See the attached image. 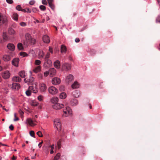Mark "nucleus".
<instances>
[{
  "mask_svg": "<svg viewBox=\"0 0 160 160\" xmlns=\"http://www.w3.org/2000/svg\"><path fill=\"white\" fill-rule=\"evenodd\" d=\"M25 38L27 42L28 43L33 44L35 43V40L31 37L30 34L28 33L26 34L25 35Z\"/></svg>",
  "mask_w": 160,
  "mask_h": 160,
  "instance_id": "1",
  "label": "nucleus"
},
{
  "mask_svg": "<svg viewBox=\"0 0 160 160\" xmlns=\"http://www.w3.org/2000/svg\"><path fill=\"white\" fill-rule=\"evenodd\" d=\"M55 125L58 130L60 131L61 129V123L60 120L58 119H56L54 121Z\"/></svg>",
  "mask_w": 160,
  "mask_h": 160,
  "instance_id": "2",
  "label": "nucleus"
},
{
  "mask_svg": "<svg viewBox=\"0 0 160 160\" xmlns=\"http://www.w3.org/2000/svg\"><path fill=\"white\" fill-rule=\"evenodd\" d=\"M34 78L33 77H30L29 78H27L24 79V81L28 84H33L32 83L34 81Z\"/></svg>",
  "mask_w": 160,
  "mask_h": 160,
  "instance_id": "3",
  "label": "nucleus"
},
{
  "mask_svg": "<svg viewBox=\"0 0 160 160\" xmlns=\"http://www.w3.org/2000/svg\"><path fill=\"white\" fill-rule=\"evenodd\" d=\"M48 91L52 94H55L58 92V89L54 87L51 86L48 88Z\"/></svg>",
  "mask_w": 160,
  "mask_h": 160,
  "instance_id": "4",
  "label": "nucleus"
},
{
  "mask_svg": "<svg viewBox=\"0 0 160 160\" xmlns=\"http://www.w3.org/2000/svg\"><path fill=\"white\" fill-rule=\"evenodd\" d=\"M32 86H29V90L34 93H36L38 91V89L37 87L36 84H32Z\"/></svg>",
  "mask_w": 160,
  "mask_h": 160,
  "instance_id": "5",
  "label": "nucleus"
},
{
  "mask_svg": "<svg viewBox=\"0 0 160 160\" xmlns=\"http://www.w3.org/2000/svg\"><path fill=\"white\" fill-rule=\"evenodd\" d=\"M62 68L63 70L68 71L70 70L71 68V65L68 63H64L62 66Z\"/></svg>",
  "mask_w": 160,
  "mask_h": 160,
  "instance_id": "6",
  "label": "nucleus"
},
{
  "mask_svg": "<svg viewBox=\"0 0 160 160\" xmlns=\"http://www.w3.org/2000/svg\"><path fill=\"white\" fill-rule=\"evenodd\" d=\"M64 105L59 103H56L52 106L53 108L55 109H59L63 108Z\"/></svg>",
  "mask_w": 160,
  "mask_h": 160,
  "instance_id": "7",
  "label": "nucleus"
},
{
  "mask_svg": "<svg viewBox=\"0 0 160 160\" xmlns=\"http://www.w3.org/2000/svg\"><path fill=\"white\" fill-rule=\"evenodd\" d=\"M52 82L53 84L56 85L60 83L61 80L58 78H54L52 80Z\"/></svg>",
  "mask_w": 160,
  "mask_h": 160,
  "instance_id": "8",
  "label": "nucleus"
},
{
  "mask_svg": "<svg viewBox=\"0 0 160 160\" xmlns=\"http://www.w3.org/2000/svg\"><path fill=\"white\" fill-rule=\"evenodd\" d=\"M45 62L44 64V66L46 67H51L52 64L51 61L49 59L44 60Z\"/></svg>",
  "mask_w": 160,
  "mask_h": 160,
  "instance_id": "9",
  "label": "nucleus"
},
{
  "mask_svg": "<svg viewBox=\"0 0 160 160\" xmlns=\"http://www.w3.org/2000/svg\"><path fill=\"white\" fill-rule=\"evenodd\" d=\"M10 76V74L8 71H6L2 74V76L4 78L7 79Z\"/></svg>",
  "mask_w": 160,
  "mask_h": 160,
  "instance_id": "10",
  "label": "nucleus"
},
{
  "mask_svg": "<svg viewBox=\"0 0 160 160\" xmlns=\"http://www.w3.org/2000/svg\"><path fill=\"white\" fill-rule=\"evenodd\" d=\"M50 76L52 77L55 75L56 71V70L53 68H52L49 69L48 70Z\"/></svg>",
  "mask_w": 160,
  "mask_h": 160,
  "instance_id": "11",
  "label": "nucleus"
},
{
  "mask_svg": "<svg viewBox=\"0 0 160 160\" xmlns=\"http://www.w3.org/2000/svg\"><path fill=\"white\" fill-rule=\"evenodd\" d=\"M73 80V76L72 74H69L67 76L66 81L67 83H69Z\"/></svg>",
  "mask_w": 160,
  "mask_h": 160,
  "instance_id": "12",
  "label": "nucleus"
},
{
  "mask_svg": "<svg viewBox=\"0 0 160 160\" xmlns=\"http://www.w3.org/2000/svg\"><path fill=\"white\" fill-rule=\"evenodd\" d=\"M20 87V84L16 83H13L12 84V88L14 89H17L18 90L19 89Z\"/></svg>",
  "mask_w": 160,
  "mask_h": 160,
  "instance_id": "13",
  "label": "nucleus"
},
{
  "mask_svg": "<svg viewBox=\"0 0 160 160\" xmlns=\"http://www.w3.org/2000/svg\"><path fill=\"white\" fill-rule=\"evenodd\" d=\"M19 61V59L18 58H16L14 59L12 61V64L13 65L17 67L18 66V64Z\"/></svg>",
  "mask_w": 160,
  "mask_h": 160,
  "instance_id": "14",
  "label": "nucleus"
},
{
  "mask_svg": "<svg viewBox=\"0 0 160 160\" xmlns=\"http://www.w3.org/2000/svg\"><path fill=\"white\" fill-rule=\"evenodd\" d=\"M47 88L46 85L44 83H42L40 84V90L41 92H44Z\"/></svg>",
  "mask_w": 160,
  "mask_h": 160,
  "instance_id": "15",
  "label": "nucleus"
},
{
  "mask_svg": "<svg viewBox=\"0 0 160 160\" xmlns=\"http://www.w3.org/2000/svg\"><path fill=\"white\" fill-rule=\"evenodd\" d=\"M42 39L43 41L46 43H48L50 42L49 38L47 35H45L43 37Z\"/></svg>",
  "mask_w": 160,
  "mask_h": 160,
  "instance_id": "16",
  "label": "nucleus"
},
{
  "mask_svg": "<svg viewBox=\"0 0 160 160\" xmlns=\"http://www.w3.org/2000/svg\"><path fill=\"white\" fill-rule=\"evenodd\" d=\"M80 94V91L77 90H75L72 92V95L73 97L76 98L78 97Z\"/></svg>",
  "mask_w": 160,
  "mask_h": 160,
  "instance_id": "17",
  "label": "nucleus"
},
{
  "mask_svg": "<svg viewBox=\"0 0 160 160\" xmlns=\"http://www.w3.org/2000/svg\"><path fill=\"white\" fill-rule=\"evenodd\" d=\"M6 20V18L5 17H3L0 13V25L4 23Z\"/></svg>",
  "mask_w": 160,
  "mask_h": 160,
  "instance_id": "18",
  "label": "nucleus"
},
{
  "mask_svg": "<svg viewBox=\"0 0 160 160\" xmlns=\"http://www.w3.org/2000/svg\"><path fill=\"white\" fill-rule=\"evenodd\" d=\"M54 67L57 69H59L60 67V62L58 60H57L54 62Z\"/></svg>",
  "mask_w": 160,
  "mask_h": 160,
  "instance_id": "19",
  "label": "nucleus"
},
{
  "mask_svg": "<svg viewBox=\"0 0 160 160\" xmlns=\"http://www.w3.org/2000/svg\"><path fill=\"white\" fill-rule=\"evenodd\" d=\"M63 112L64 114H66L67 112L69 114H71V109L70 107H69L66 106V109L63 110Z\"/></svg>",
  "mask_w": 160,
  "mask_h": 160,
  "instance_id": "20",
  "label": "nucleus"
},
{
  "mask_svg": "<svg viewBox=\"0 0 160 160\" xmlns=\"http://www.w3.org/2000/svg\"><path fill=\"white\" fill-rule=\"evenodd\" d=\"M79 87V84L78 82L75 81L72 85V88L73 89H76L78 88Z\"/></svg>",
  "mask_w": 160,
  "mask_h": 160,
  "instance_id": "21",
  "label": "nucleus"
},
{
  "mask_svg": "<svg viewBox=\"0 0 160 160\" xmlns=\"http://www.w3.org/2000/svg\"><path fill=\"white\" fill-rule=\"evenodd\" d=\"M78 104V101L76 99H73L71 101V104L72 106L77 105Z\"/></svg>",
  "mask_w": 160,
  "mask_h": 160,
  "instance_id": "22",
  "label": "nucleus"
},
{
  "mask_svg": "<svg viewBox=\"0 0 160 160\" xmlns=\"http://www.w3.org/2000/svg\"><path fill=\"white\" fill-rule=\"evenodd\" d=\"M8 48L11 51H13L15 49V46L12 43L8 44L7 46Z\"/></svg>",
  "mask_w": 160,
  "mask_h": 160,
  "instance_id": "23",
  "label": "nucleus"
},
{
  "mask_svg": "<svg viewBox=\"0 0 160 160\" xmlns=\"http://www.w3.org/2000/svg\"><path fill=\"white\" fill-rule=\"evenodd\" d=\"M12 80L13 82H19L21 81V79L18 76H15L12 78Z\"/></svg>",
  "mask_w": 160,
  "mask_h": 160,
  "instance_id": "24",
  "label": "nucleus"
},
{
  "mask_svg": "<svg viewBox=\"0 0 160 160\" xmlns=\"http://www.w3.org/2000/svg\"><path fill=\"white\" fill-rule=\"evenodd\" d=\"M27 121L29 124L31 126H34L36 125L35 122L31 119L29 118L27 119Z\"/></svg>",
  "mask_w": 160,
  "mask_h": 160,
  "instance_id": "25",
  "label": "nucleus"
},
{
  "mask_svg": "<svg viewBox=\"0 0 160 160\" xmlns=\"http://www.w3.org/2000/svg\"><path fill=\"white\" fill-rule=\"evenodd\" d=\"M11 59L10 56L6 55L3 56V59L4 61L7 62L9 61Z\"/></svg>",
  "mask_w": 160,
  "mask_h": 160,
  "instance_id": "26",
  "label": "nucleus"
},
{
  "mask_svg": "<svg viewBox=\"0 0 160 160\" xmlns=\"http://www.w3.org/2000/svg\"><path fill=\"white\" fill-rule=\"evenodd\" d=\"M61 51L62 53L66 52L67 51V48L66 46L63 45H61Z\"/></svg>",
  "mask_w": 160,
  "mask_h": 160,
  "instance_id": "27",
  "label": "nucleus"
},
{
  "mask_svg": "<svg viewBox=\"0 0 160 160\" xmlns=\"http://www.w3.org/2000/svg\"><path fill=\"white\" fill-rule=\"evenodd\" d=\"M58 99L57 97H55L51 99V102L53 103H57L58 102Z\"/></svg>",
  "mask_w": 160,
  "mask_h": 160,
  "instance_id": "28",
  "label": "nucleus"
},
{
  "mask_svg": "<svg viewBox=\"0 0 160 160\" xmlns=\"http://www.w3.org/2000/svg\"><path fill=\"white\" fill-rule=\"evenodd\" d=\"M8 32L9 34L11 35H13L15 33L14 30L12 28H9L8 29Z\"/></svg>",
  "mask_w": 160,
  "mask_h": 160,
  "instance_id": "29",
  "label": "nucleus"
},
{
  "mask_svg": "<svg viewBox=\"0 0 160 160\" xmlns=\"http://www.w3.org/2000/svg\"><path fill=\"white\" fill-rule=\"evenodd\" d=\"M66 94L65 92H62L59 95L60 98L61 99H64L66 97Z\"/></svg>",
  "mask_w": 160,
  "mask_h": 160,
  "instance_id": "30",
  "label": "nucleus"
},
{
  "mask_svg": "<svg viewBox=\"0 0 160 160\" xmlns=\"http://www.w3.org/2000/svg\"><path fill=\"white\" fill-rule=\"evenodd\" d=\"M41 67L40 66H38L37 67H36L33 70V71L37 73L40 71H41Z\"/></svg>",
  "mask_w": 160,
  "mask_h": 160,
  "instance_id": "31",
  "label": "nucleus"
},
{
  "mask_svg": "<svg viewBox=\"0 0 160 160\" xmlns=\"http://www.w3.org/2000/svg\"><path fill=\"white\" fill-rule=\"evenodd\" d=\"M19 76L22 78H24L25 77V72L24 71H21L19 72Z\"/></svg>",
  "mask_w": 160,
  "mask_h": 160,
  "instance_id": "32",
  "label": "nucleus"
},
{
  "mask_svg": "<svg viewBox=\"0 0 160 160\" xmlns=\"http://www.w3.org/2000/svg\"><path fill=\"white\" fill-rule=\"evenodd\" d=\"M12 18L15 20L17 21L18 19V15L17 13H14L12 15Z\"/></svg>",
  "mask_w": 160,
  "mask_h": 160,
  "instance_id": "33",
  "label": "nucleus"
},
{
  "mask_svg": "<svg viewBox=\"0 0 160 160\" xmlns=\"http://www.w3.org/2000/svg\"><path fill=\"white\" fill-rule=\"evenodd\" d=\"M31 104L32 106H36L38 105V103L35 101H32L31 102Z\"/></svg>",
  "mask_w": 160,
  "mask_h": 160,
  "instance_id": "34",
  "label": "nucleus"
},
{
  "mask_svg": "<svg viewBox=\"0 0 160 160\" xmlns=\"http://www.w3.org/2000/svg\"><path fill=\"white\" fill-rule=\"evenodd\" d=\"M61 155L59 153H58L55 156L53 160H58L59 159V158L60 157Z\"/></svg>",
  "mask_w": 160,
  "mask_h": 160,
  "instance_id": "35",
  "label": "nucleus"
},
{
  "mask_svg": "<svg viewBox=\"0 0 160 160\" xmlns=\"http://www.w3.org/2000/svg\"><path fill=\"white\" fill-rule=\"evenodd\" d=\"M18 48L19 50H22L23 49V47L21 43H19L18 44Z\"/></svg>",
  "mask_w": 160,
  "mask_h": 160,
  "instance_id": "36",
  "label": "nucleus"
},
{
  "mask_svg": "<svg viewBox=\"0 0 160 160\" xmlns=\"http://www.w3.org/2000/svg\"><path fill=\"white\" fill-rule=\"evenodd\" d=\"M2 36L3 39L5 41L7 40L8 39V37L6 33L5 32H3V33Z\"/></svg>",
  "mask_w": 160,
  "mask_h": 160,
  "instance_id": "37",
  "label": "nucleus"
},
{
  "mask_svg": "<svg viewBox=\"0 0 160 160\" xmlns=\"http://www.w3.org/2000/svg\"><path fill=\"white\" fill-rule=\"evenodd\" d=\"M31 92H32L31 90H29V88H28V90L26 92V94L28 96H29L31 95Z\"/></svg>",
  "mask_w": 160,
  "mask_h": 160,
  "instance_id": "38",
  "label": "nucleus"
},
{
  "mask_svg": "<svg viewBox=\"0 0 160 160\" xmlns=\"http://www.w3.org/2000/svg\"><path fill=\"white\" fill-rule=\"evenodd\" d=\"M41 61L39 60H36L35 62V64L36 65H38L41 64Z\"/></svg>",
  "mask_w": 160,
  "mask_h": 160,
  "instance_id": "39",
  "label": "nucleus"
},
{
  "mask_svg": "<svg viewBox=\"0 0 160 160\" xmlns=\"http://www.w3.org/2000/svg\"><path fill=\"white\" fill-rule=\"evenodd\" d=\"M20 55L21 56H22L23 57L28 56V54L24 52H21L20 53Z\"/></svg>",
  "mask_w": 160,
  "mask_h": 160,
  "instance_id": "40",
  "label": "nucleus"
},
{
  "mask_svg": "<svg viewBox=\"0 0 160 160\" xmlns=\"http://www.w3.org/2000/svg\"><path fill=\"white\" fill-rule=\"evenodd\" d=\"M39 8L42 11H45L46 9V7L42 5H40L39 7Z\"/></svg>",
  "mask_w": 160,
  "mask_h": 160,
  "instance_id": "41",
  "label": "nucleus"
},
{
  "mask_svg": "<svg viewBox=\"0 0 160 160\" xmlns=\"http://www.w3.org/2000/svg\"><path fill=\"white\" fill-rule=\"evenodd\" d=\"M50 53L49 52H48L45 56V57L44 58V60L48 59L50 56Z\"/></svg>",
  "mask_w": 160,
  "mask_h": 160,
  "instance_id": "42",
  "label": "nucleus"
},
{
  "mask_svg": "<svg viewBox=\"0 0 160 160\" xmlns=\"http://www.w3.org/2000/svg\"><path fill=\"white\" fill-rule=\"evenodd\" d=\"M29 134L32 137L35 138V133L33 131H31L30 132Z\"/></svg>",
  "mask_w": 160,
  "mask_h": 160,
  "instance_id": "43",
  "label": "nucleus"
},
{
  "mask_svg": "<svg viewBox=\"0 0 160 160\" xmlns=\"http://www.w3.org/2000/svg\"><path fill=\"white\" fill-rule=\"evenodd\" d=\"M16 115H17V114L16 113H15L14 114V116L15 117V118L14 119V121H16L19 120V118L17 117Z\"/></svg>",
  "mask_w": 160,
  "mask_h": 160,
  "instance_id": "44",
  "label": "nucleus"
},
{
  "mask_svg": "<svg viewBox=\"0 0 160 160\" xmlns=\"http://www.w3.org/2000/svg\"><path fill=\"white\" fill-rule=\"evenodd\" d=\"M16 9L18 11H21L22 8L20 5H18L16 6Z\"/></svg>",
  "mask_w": 160,
  "mask_h": 160,
  "instance_id": "45",
  "label": "nucleus"
},
{
  "mask_svg": "<svg viewBox=\"0 0 160 160\" xmlns=\"http://www.w3.org/2000/svg\"><path fill=\"white\" fill-rule=\"evenodd\" d=\"M37 134L39 137H42L43 136L42 132L41 131H38V132H37Z\"/></svg>",
  "mask_w": 160,
  "mask_h": 160,
  "instance_id": "46",
  "label": "nucleus"
},
{
  "mask_svg": "<svg viewBox=\"0 0 160 160\" xmlns=\"http://www.w3.org/2000/svg\"><path fill=\"white\" fill-rule=\"evenodd\" d=\"M57 146L58 149H60L61 148V141L59 140L57 142Z\"/></svg>",
  "mask_w": 160,
  "mask_h": 160,
  "instance_id": "47",
  "label": "nucleus"
},
{
  "mask_svg": "<svg viewBox=\"0 0 160 160\" xmlns=\"http://www.w3.org/2000/svg\"><path fill=\"white\" fill-rule=\"evenodd\" d=\"M49 7L51 8L53 10H54L55 9V6L53 4V3H52L50 5H49Z\"/></svg>",
  "mask_w": 160,
  "mask_h": 160,
  "instance_id": "48",
  "label": "nucleus"
},
{
  "mask_svg": "<svg viewBox=\"0 0 160 160\" xmlns=\"http://www.w3.org/2000/svg\"><path fill=\"white\" fill-rule=\"evenodd\" d=\"M65 89L64 87L63 86H61L59 88V90L61 91H64Z\"/></svg>",
  "mask_w": 160,
  "mask_h": 160,
  "instance_id": "49",
  "label": "nucleus"
},
{
  "mask_svg": "<svg viewBox=\"0 0 160 160\" xmlns=\"http://www.w3.org/2000/svg\"><path fill=\"white\" fill-rule=\"evenodd\" d=\"M90 53L92 55H94L96 54V51L93 50H92L90 51Z\"/></svg>",
  "mask_w": 160,
  "mask_h": 160,
  "instance_id": "50",
  "label": "nucleus"
},
{
  "mask_svg": "<svg viewBox=\"0 0 160 160\" xmlns=\"http://www.w3.org/2000/svg\"><path fill=\"white\" fill-rule=\"evenodd\" d=\"M43 97L42 96L40 95L38 97V99L40 101H41L43 99Z\"/></svg>",
  "mask_w": 160,
  "mask_h": 160,
  "instance_id": "51",
  "label": "nucleus"
},
{
  "mask_svg": "<svg viewBox=\"0 0 160 160\" xmlns=\"http://www.w3.org/2000/svg\"><path fill=\"white\" fill-rule=\"evenodd\" d=\"M49 74V72L48 71L45 72L44 73V75L45 77H47Z\"/></svg>",
  "mask_w": 160,
  "mask_h": 160,
  "instance_id": "52",
  "label": "nucleus"
},
{
  "mask_svg": "<svg viewBox=\"0 0 160 160\" xmlns=\"http://www.w3.org/2000/svg\"><path fill=\"white\" fill-rule=\"evenodd\" d=\"M156 22H160V16H158L157 17L156 19Z\"/></svg>",
  "mask_w": 160,
  "mask_h": 160,
  "instance_id": "53",
  "label": "nucleus"
},
{
  "mask_svg": "<svg viewBox=\"0 0 160 160\" xmlns=\"http://www.w3.org/2000/svg\"><path fill=\"white\" fill-rule=\"evenodd\" d=\"M20 25L24 27L26 26V23L23 22H22L20 23Z\"/></svg>",
  "mask_w": 160,
  "mask_h": 160,
  "instance_id": "54",
  "label": "nucleus"
},
{
  "mask_svg": "<svg viewBox=\"0 0 160 160\" xmlns=\"http://www.w3.org/2000/svg\"><path fill=\"white\" fill-rule=\"evenodd\" d=\"M42 3L44 5H47V2L46 0H42Z\"/></svg>",
  "mask_w": 160,
  "mask_h": 160,
  "instance_id": "55",
  "label": "nucleus"
},
{
  "mask_svg": "<svg viewBox=\"0 0 160 160\" xmlns=\"http://www.w3.org/2000/svg\"><path fill=\"white\" fill-rule=\"evenodd\" d=\"M35 2L34 0H32L29 2V3L31 5H33Z\"/></svg>",
  "mask_w": 160,
  "mask_h": 160,
  "instance_id": "56",
  "label": "nucleus"
},
{
  "mask_svg": "<svg viewBox=\"0 0 160 160\" xmlns=\"http://www.w3.org/2000/svg\"><path fill=\"white\" fill-rule=\"evenodd\" d=\"M40 54H41L40 55V56H39L40 58H43L44 56V54L43 53V52H42Z\"/></svg>",
  "mask_w": 160,
  "mask_h": 160,
  "instance_id": "57",
  "label": "nucleus"
},
{
  "mask_svg": "<svg viewBox=\"0 0 160 160\" xmlns=\"http://www.w3.org/2000/svg\"><path fill=\"white\" fill-rule=\"evenodd\" d=\"M48 2V3L49 5H50L52 3H53V0H47Z\"/></svg>",
  "mask_w": 160,
  "mask_h": 160,
  "instance_id": "58",
  "label": "nucleus"
},
{
  "mask_svg": "<svg viewBox=\"0 0 160 160\" xmlns=\"http://www.w3.org/2000/svg\"><path fill=\"white\" fill-rule=\"evenodd\" d=\"M38 11V10L36 8H33L32 9V11L34 12H36Z\"/></svg>",
  "mask_w": 160,
  "mask_h": 160,
  "instance_id": "59",
  "label": "nucleus"
},
{
  "mask_svg": "<svg viewBox=\"0 0 160 160\" xmlns=\"http://www.w3.org/2000/svg\"><path fill=\"white\" fill-rule=\"evenodd\" d=\"M9 129L11 130H13L14 129V127L12 125H11L9 127Z\"/></svg>",
  "mask_w": 160,
  "mask_h": 160,
  "instance_id": "60",
  "label": "nucleus"
},
{
  "mask_svg": "<svg viewBox=\"0 0 160 160\" xmlns=\"http://www.w3.org/2000/svg\"><path fill=\"white\" fill-rule=\"evenodd\" d=\"M6 1L9 4H12L13 2L12 0H6Z\"/></svg>",
  "mask_w": 160,
  "mask_h": 160,
  "instance_id": "61",
  "label": "nucleus"
},
{
  "mask_svg": "<svg viewBox=\"0 0 160 160\" xmlns=\"http://www.w3.org/2000/svg\"><path fill=\"white\" fill-rule=\"evenodd\" d=\"M19 112L21 115H22L24 114V112L21 110H19Z\"/></svg>",
  "mask_w": 160,
  "mask_h": 160,
  "instance_id": "62",
  "label": "nucleus"
},
{
  "mask_svg": "<svg viewBox=\"0 0 160 160\" xmlns=\"http://www.w3.org/2000/svg\"><path fill=\"white\" fill-rule=\"evenodd\" d=\"M26 9V12H31V9L29 8H27Z\"/></svg>",
  "mask_w": 160,
  "mask_h": 160,
  "instance_id": "63",
  "label": "nucleus"
},
{
  "mask_svg": "<svg viewBox=\"0 0 160 160\" xmlns=\"http://www.w3.org/2000/svg\"><path fill=\"white\" fill-rule=\"evenodd\" d=\"M75 41L76 42H78L80 41V39L79 38H76L75 40Z\"/></svg>",
  "mask_w": 160,
  "mask_h": 160,
  "instance_id": "64",
  "label": "nucleus"
}]
</instances>
